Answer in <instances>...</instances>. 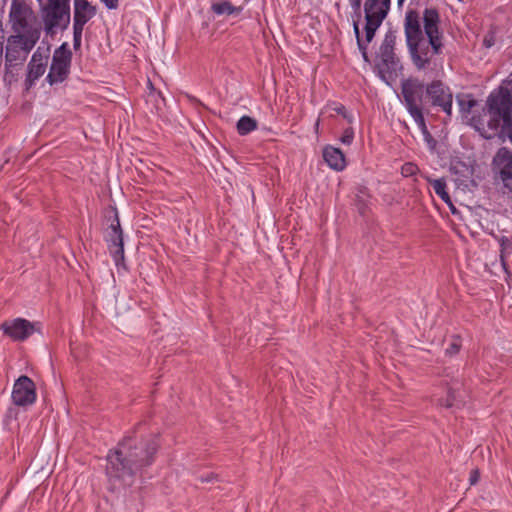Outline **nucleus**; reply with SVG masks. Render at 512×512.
Here are the masks:
<instances>
[{"instance_id": "nucleus-1", "label": "nucleus", "mask_w": 512, "mask_h": 512, "mask_svg": "<svg viewBox=\"0 0 512 512\" xmlns=\"http://www.w3.org/2000/svg\"><path fill=\"white\" fill-rule=\"evenodd\" d=\"M160 446L155 433L142 435L133 431L125 436L106 456L108 489L120 492L132 487L137 475L155 463Z\"/></svg>"}, {"instance_id": "nucleus-2", "label": "nucleus", "mask_w": 512, "mask_h": 512, "mask_svg": "<svg viewBox=\"0 0 512 512\" xmlns=\"http://www.w3.org/2000/svg\"><path fill=\"white\" fill-rule=\"evenodd\" d=\"M440 14L436 8H425L421 14L409 8L404 17V34L410 60L418 71L431 67L434 58L443 53V33L439 28Z\"/></svg>"}, {"instance_id": "nucleus-3", "label": "nucleus", "mask_w": 512, "mask_h": 512, "mask_svg": "<svg viewBox=\"0 0 512 512\" xmlns=\"http://www.w3.org/2000/svg\"><path fill=\"white\" fill-rule=\"evenodd\" d=\"M511 118V90L500 85L489 93L481 112H473L470 124L484 139L490 140L502 125L509 124Z\"/></svg>"}, {"instance_id": "nucleus-4", "label": "nucleus", "mask_w": 512, "mask_h": 512, "mask_svg": "<svg viewBox=\"0 0 512 512\" xmlns=\"http://www.w3.org/2000/svg\"><path fill=\"white\" fill-rule=\"evenodd\" d=\"M397 40V30L390 27L382 40L376 57L379 61L375 64L378 70V76L384 82L389 84L390 81L395 80L398 74L402 71L400 59L395 53V45Z\"/></svg>"}, {"instance_id": "nucleus-5", "label": "nucleus", "mask_w": 512, "mask_h": 512, "mask_svg": "<svg viewBox=\"0 0 512 512\" xmlns=\"http://www.w3.org/2000/svg\"><path fill=\"white\" fill-rule=\"evenodd\" d=\"M105 221L107 228L105 229L104 240L108 250L115 262V265L126 269L124 255L123 230L120 225L118 210L115 206H109L105 211Z\"/></svg>"}, {"instance_id": "nucleus-6", "label": "nucleus", "mask_w": 512, "mask_h": 512, "mask_svg": "<svg viewBox=\"0 0 512 512\" xmlns=\"http://www.w3.org/2000/svg\"><path fill=\"white\" fill-rule=\"evenodd\" d=\"M43 30L46 35L53 37L57 29L65 31L71 20L70 0H49L40 6Z\"/></svg>"}, {"instance_id": "nucleus-7", "label": "nucleus", "mask_w": 512, "mask_h": 512, "mask_svg": "<svg viewBox=\"0 0 512 512\" xmlns=\"http://www.w3.org/2000/svg\"><path fill=\"white\" fill-rule=\"evenodd\" d=\"M38 41L39 32L37 30L10 35L7 39L5 63L19 64L21 67Z\"/></svg>"}, {"instance_id": "nucleus-8", "label": "nucleus", "mask_w": 512, "mask_h": 512, "mask_svg": "<svg viewBox=\"0 0 512 512\" xmlns=\"http://www.w3.org/2000/svg\"><path fill=\"white\" fill-rule=\"evenodd\" d=\"M402 103L407 112H425L429 102L426 98L425 83L417 77L403 79L400 84Z\"/></svg>"}, {"instance_id": "nucleus-9", "label": "nucleus", "mask_w": 512, "mask_h": 512, "mask_svg": "<svg viewBox=\"0 0 512 512\" xmlns=\"http://www.w3.org/2000/svg\"><path fill=\"white\" fill-rule=\"evenodd\" d=\"M35 13L27 0H12L9 11V23L14 34H23L27 31L37 30L41 36V27L34 26Z\"/></svg>"}, {"instance_id": "nucleus-10", "label": "nucleus", "mask_w": 512, "mask_h": 512, "mask_svg": "<svg viewBox=\"0 0 512 512\" xmlns=\"http://www.w3.org/2000/svg\"><path fill=\"white\" fill-rule=\"evenodd\" d=\"M73 54L67 42L54 50L49 72L45 80L50 86L64 82L70 74Z\"/></svg>"}, {"instance_id": "nucleus-11", "label": "nucleus", "mask_w": 512, "mask_h": 512, "mask_svg": "<svg viewBox=\"0 0 512 512\" xmlns=\"http://www.w3.org/2000/svg\"><path fill=\"white\" fill-rule=\"evenodd\" d=\"M426 98L429 106L438 107L447 115H452L453 95L448 86L441 80L435 79L425 84Z\"/></svg>"}, {"instance_id": "nucleus-12", "label": "nucleus", "mask_w": 512, "mask_h": 512, "mask_svg": "<svg viewBox=\"0 0 512 512\" xmlns=\"http://www.w3.org/2000/svg\"><path fill=\"white\" fill-rule=\"evenodd\" d=\"M492 170L499 175L503 186L512 193V150L500 147L492 159Z\"/></svg>"}, {"instance_id": "nucleus-13", "label": "nucleus", "mask_w": 512, "mask_h": 512, "mask_svg": "<svg viewBox=\"0 0 512 512\" xmlns=\"http://www.w3.org/2000/svg\"><path fill=\"white\" fill-rule=\"evenodd\" d=\"M40 328V322H30L24 318H16L11 321H5L1 325V329L3 330L4 334L14 341H24L35 332L40 333Z\"/></svg>"}, {"instance_id": "nucleus-14", "label": "nucleus", "mask_w": 512, "mask_h": 512, "mask_svg": "<svg viewBox=\"0 0 512 512\" xmlns=\"http://www.w3.org/2000/svg\"><path fill=\"white\" fill-rule=\"evenodd\" d=\"M13 403L19 407L30 406L37 399L36 386L31 378L21 375L16 379L11 394Z\"/></svg>"}, {"instance_id": "nucleus-15", "label": "nucleus", "mask_w": 512, "mask_h": 512, "mask_svg": "<svg viewBox=\"0 0 512 512\" xmlns=\"http://www.w3.org/2000/svg\"><path fill=\"white\" fill-rule=\"evenodd\" d=\"M476 162L468 159L467 161L462 159H456L451 163L450 170L456 176V182L459 186L469 188L470 186L476 187L477 182L473 176L475 173Z\"/></svg>"}, {"instance_id": "nucleus-16", "label": "nucleus", "mask_w": 512, "mask_h": 512, "mask_svg": "<svg viewBox=\"0 0 512 512\" xmlns=\"http://www.w3.org/2000/svg\"><path fill=\"white\" fill-rule=\"evenodd\" d=\"M365 18L384 21L391 8V0H366L363 5Z\"/></svg>"}, {"instance_id": "nucleus-17", "label": "nucleus", "mask_w": 512, "mask_h": 512, "mask_svg": "<svg viewBox=\"0 0 512 512\" xmlns=\"http://www.w3.org/2000/svg\"><path fill=\"white\" fill-rule=\"evenodd\" d=\"M323 158L327 165L335 171H342L347 165L342 150L331 145H327L323 149Z\"/></svg>"}, {"instance_id": "nucleus-18", "label": "nucleus", "mask_w": 512, "mask_h": 512, "mask_svg": "<svg viewBox=\"0 0 512 512\" xmlns=\"http://www.w3.org/2000/svg\"><path fill=\"white\" fill-rule=\"evenodd\" d=\"M46 67L47 63L41 62L37 65H27V75L24 82L26 90H30L35 85V82L45 73Z\"/></svg>"}, {"instance_id": "nucleus-19", "label": "nucleus", "mask_w": 512, "mask_h": 512, "mask_svg": "<svg viewBox=\"0 0 512 512\" xmlns=\"http://www.w3.org/2000/svg\"><path fill=\"white\" fill-rule=\"evenodd\" d=\"M427 182L433 187L435 194L447 205L451 204V197L447 191L445 178L432 179L426 177Z\"/></svg>"}, {"instance_id": "nucleus-20", "label": "nucleus", "mask_w": 512, "mask_h": 512, "mask_svg": "<svg viewBox=\"0 0 512 512\" xmlns=\"http://www.w3.org/2000/svg\"><path fill=\"white\" fill-rule=\"evenodd\" d=\"M211 10L217 15H233L240 14L242 7L234 6L229 0L212 3Z\"/></svg>"}, {"instance_id": "nucleus-21", "label": "nucleus", "mask_w": 512, "mask_h": 512, "mask_svg": "<svg viewBox=\"0 0 512 512\" xmlns=\"http://www.w3.org/2000/svg\"><path fill=\"white\" fill-rule=\"evenodd\" d=\"M236 129L239 135L245 136L257 129V121L250 116L244 115L237 121Z\"/></svg>"}, {"instance_id": "nucleus-22", "label": "nucleus", "mask_w": 512, "mask_h": 512, "mask_svg": "<svg viewBox=\"0 0 512 512\" xmlns=\"http://www.w3.org/2000/svg\"><path fill=\"white\" fill-rule=\"evenodd\" d=\"M382 23H383V21H381V20L365 18V26H364L365 39H363V40L365 43H367V46L375 38L376 32L380 28Z\"/></svg>"}, {"instance_id": "nucleus-23", "label": "nucleus", "mask_w": 512, "mask_h": 512, "mask_svg": "<svg viewBox=\"0 0 512 512\" xmlns=\"http://www.w3.org/2000/svg\"><path fill=\"white\" fill-rule=\"evenodd\" d=\"M353 32L356 37L357 47H358L359 51L361 52L364 62L370 64L371 60H370V57L368 54V46H367V43L364 42V40L362 39V37L360 35L358 21H353Z\"/></svg>"}, {"instance_id": "nucleus-24", "label": "nucleus", "mask_w": 512, "mask_h": 512, "mask_svg": "<svg viewBox=\"0 0 512 512\" xmlns=\"http://www.w3.org/2000/svg\"><path fill=\"white\" fill-rule=\"evenodd\" d=\"M327 109H331L335 113H337L338 115H341L349 124H351L353 122V120H354L353 115L350 112H348L346 107L343 104H341V103H338V102H329V103H327V105L321 111V114H323L324 111L327 110Z\"/></svg>"}, {"instance_id": "nucleus-25", "label": "nucleus", "mask_w": 512, "mask_h": 512, "mask_svg": "<svg viewBox=\"0 0 512 512\" xmlns=\"http://www.w3.org/2000/svg\"><path fill=\"white\" fill-rule=\"evenodd\" d=\"M500 245V259L504 269H506V257L512 253V241L507 236L498 238Z\"/></svg>"}, {"instance_id": "nucleus-26", "label": "nucleus", "mask_w": 512, "mask_h": 512, "mask_svg": "<svg viewBox=\"0 0 512 512\" xmlns=\"http://www.w3.org/2000/svg\"><path fill=\"white\" fill-rule=\"evenodd\" d=\"M96 15V12H90L87 11H77L73 13V25L83 27L85 24L91 20Z\"/></svg>"}, {"instance_id": "nucleus-27", "label": "nucleus", "mask_w": 512, "mask_h": 512, "mask_svg": "<svg viewBox=\"0 0 512 512\" xmlns=\"http://www.w3.org/2000/svg\"><path fill=\"white\" fill-rule=\"evenodd\" d=\"M461 346V337L459 335H453L451 338V342L445 349V355L449 357L457 355L460 352Z\"/></svg>"}, {"instance_id": "nucleus-28", "label": "nucleus", "mask_w": 512, "mask_h": 512, "mask_svg": "<svg viewBox=\"0 0 512 512\" xmlns=\"http://www.w3.org/2000/svg\"><path fill=\"white\" fill-rule=\"evenodd\" d=\"M497 32H498L497 26L490 27L488 32L483 37V41H482L483 47L489 49L495 45Z\"/></svg>"}, {"instance_id": "nucleus-29", "label": "nucleus", "mask_w": 512, "mask_h": 512, "mask_svg": "<svg viewBox=\"0 0 512 512\" xmlns=\"http://www.w3.org/2000/svg\"><path fill=\"white\" fill-rule=\"evenodd\" d=\"M439 403L445 408L460 407V402L456 399L455 391L451 388L448 390L446 398L440 399Z\"/></svg>"}, {"instance_id": "nucleus-30", "label": "nucleus", "mask_w": 512, "mask_h": 512, "mask_svg": "<svg viewBox=\"0 0 512 512\" xmlns=\"http://www.w3.org/2000/svg\"><path fill=\"white\" fill-rule=\"evenodd\" d=\"M457 102L460 108V112L463 114H468L472 111V109L477 105V101L473 98L470 99H464V98H457Z\"/></svg>"}, {"instance_id": "nucleus-31", "label": "nucleus", "mask_w": 512, "mask_h": 512, "mask_svg": "<svg viewBox=\"0 0 512 512\" xmlns=\"http://www.w3.org/2000/svg\"><path fill=\"white\" fill-rule=\"evenodd\" d=\"M408 113L413 118L415 123L418 125V127L423 135L426 134L427 132H429L427 125H426L425 117H424L425 112L422 111V112H408Z\"/></svg>"}, {"instance_id": "nucleus-32", "label": "nucleus", "mask_w": 512, "mask_h": 512, "mask_svg": "<svg viewBox=\"0 0 512 512\" xmlns=\"http://www.w3.org/2000/svg\"><path fill=\"white\" fill-rule=\"evenodd\" d=\"M19 66V64H8L5 63V74H4V82L11 84L12 82L17 81V72L14 69Z\"/></svg>"}, {"instance_id": "nucleus-33", "label": "nucleus", "mask_w": 512, "mask_h": 512, "mask_svg": "<svg viewBox=\"0 0 512 512\" xmlns=\"http://www.w3.org/2000/svg\"><path fill=\"white\" fill-rule=\"evenodd\" d=\"M74 11H87L88 13H97L96 7L91 5L88 0H74Z\"/></svg>"}, {"instance_id": "nucleus-34", "label": "nucleus", "mask_w": 512, "mask_h": 512, "mask_svg": "<svg viewBox=\"0 0 512 512\" xmlns=\"http://www.w3.org/2000/svg\"><path fill=\"white\" fill-rule=\"evenodd\" d=\"M84 28L73 25V48L75 51L80 50L82 42V33Z\"/></svg>"}, {"instance_id": "nucleus-35", "label": "nucleus", "mask_w": 512, "mask_h": 512, "mask_svg": "<svg viewBox=\"0 0 512 512\" xmlns=\"http://www.w3.org/2000/svg\"><path fill=\"white\" fill-rule=\"evenodd\" d=\"M418 171H419L418 166L412 162H406L401 167V174L404 177H411V176L417 174Z\"/></svg>"}, {"instance_id": "nucleus-36", "label": "nucleus", "mask_w": 512, "mask_h": 512, "mask_svg": "<svg viewBox=\"0 0 512 512\" xmlns=\"http://www.w3.org/2000/svg\"><path fill=\"white\" fill-rule=\"evenodd\" d=\"M496 135L500 137H507L512 143V118L509 120L508 125L504 124L499 128Z\"/></svg>"}, {"instance_id": "nucleus-37", "label": "nucleus", "mask_w": 512, "mask_h": 512, "mask_svg": "<svg viewBox=\"0 0 512 512\" xmlns=\"http://www.w3.org/2000/svg\"><path fill=\"white\" fill-rule=\"evenodd\" d=\"M48 55H43L38 48L32 55L31 60L28 64L37 65L41 63H47Z\"/></svg>"}, {"instance_id": "nucleus-38", "label": "nucleus", "mask_w": 512, "mask_h": 512, "mask_svg": "<svg viewBox=\"0 0 512 512\" xmlns=\"http://www.w3.org/2000/svg\"><path fill=\"white\" fill-rule=\"evenodd\" d=\"M355 206H356L358 212L361 215H364L365 212H366V209L368 207L367 200L364 197H362L359 194H357L356 195V199H355Z\"/></svg>"}, {"instance_id": "nucleus-39", "label": "nucleus", "mask_w": 512, "mask_h": 512, "mask_svg": "<svg viewBox=\"0 0 512 512\" xmlns=\"http://www.w3.org/2000/svg\"><path fill=\"white\" fill-rule=\"evenodd\" d=\"M354 139V131L353 128H346L340 138V141L345 145H350Z\"/></svg>"}, {"instance_id": "nucleus-40", "label": "nucleus", "mask_w": 512, "mask_h": 512, "mask_svg": "<svg viewBox=\"0 0 512 512\" xmlns=\"http://www.w3.org/2000/svg\"><path fill=\"white\" fill-rule=\"evenodd\" d=\"M350 3V6L353 10V12L356 14L357 18H360L361 17V5H362V0H351L349 1ZM356 21L359 22V19H357Z\"/></svg>"}, {"instance_id": "nucleus-41", "label": "nucleus", "mask_w": 512, "mask_h": 512, "mask_svg": "<svg viewBox=\"0 0 512 512\" xmlns=\"http://www.w3.org/2000/svg\"><path fill=\"white\" fill-rule=\"evenodd\" d=\"M423 137H424V140L427 143V146L429 147V149L430 150H435L436 145H437V141L432 136V134L430 132H427L426 134L423 135Z\"/></svg>"}, {"instance_id": "nucleus-42", "label": "nucleus", "mask_w": 512, "mask_h": 512, "mask_svg": "<svg viewBox=\"0 0 512 512\" xmlns=\"http://www.w3.org/2000/svg\"><path fill=\"white\" fill-rule=\"evenodd\" d=\"M480 480V471L478 468H475V469H472L470 471V475H469V483L470 485H475L479 482Z\"/></svg>"}, {"instance_id": "nucleus-43", "label": "nucleus", "mask_w": 512, "mask_h": 512, "mask_svg": "<svg viewBox=\"0 0 512 512\" xmlns=\"http://www.w3.org/2000/svg\"><path fill=\"white\" fill-rule=\"evenodd\" d=\"M101 1L110 10L117 9L119 6V0H101Z\"/></svg>"}, {"instance_id": "nucleus-44", "label": "nucleus", "mask_w": 512, "mask_h": 512, "mask_svg": "<svg viewBox=\"0 0 512 512\" xmlns=\"http://www.w3.org/2000/svg\"><path fill=\"white\" fill-rule=\"evenodd\" d=\"M357 194H359L360 196L364 197H370V194H369V191H368V188L364 185H360L358 188H357Z\"/></svg>"}, {"instance_id": "nucleus-45", "label": "nucleus", "mask_w": 512, "mask_h": 512, "mask_svg": "<svg viewBox=\"0 0 512 512\" xmlns=\"http://www.w3.org/2000/svg\"><path fill=\"white\" fill-rule=\"evenodd\" d=\"M4 40H5V33H4V29H3V23L0 20V44H4Z\"/></svg>"}, {"instance_id": "nucleus-46", "label": "nucleus", "mask_w": 512, "mask_h": 512, "mask_svg": "<svg viewBox=\"0 0 512 512\" xmlns=\"http://www.w3.org/2000/svg\"><path fill=\"white\" fill-rule=\"evenodd\" d=\"M200 479H201V482H211L214 479V474L210 473L205 477L202 476Z\"/></svg>"}, {"instance_id": "nucleus-47", "label": "nucleus", "mask_w": 512, "mask_h": 512, "mask_svg": "<svg viewBox=\"0 0 512 512\" xmlns=\"http://www.w3.org/2000/svg\"><path fill=\"white\" fill-rule=\"evenodd\" d=\"M448 207L450 208V211H451V213H452V214H454V215H455V214H458V210H457V208L454 206V204H453V202H452V201H451V204H450V205H448Z\"/></svg>"}, {"instance_id": "nucleus-48", "label": "nucleus", "mask_w": 512, "mask_h": 512, "mask_svg": "<svg viewBox=\"0 0 512 512\" xmlns=\"http://www.w3.org/2000/svg\"><path fill=\"white\" fill-rule=\"evenodd\" d=\"M147 87L149 88V90H150L151 92H154V91H155V88H154V86H153L152 82H151L149 79H148V82H147Z\"/></svg>"}, {"instance_id": "nucleus-49", "label": "nucleus", "mask_w": 512, "mask_h": 512, "mask_svg": "<svg viewBox=\"0 0 512 512\" xmlns=\"http://www.w3.org/2000/svg\"><path fill=\"white\" fill-rule=\"evenodd\" d=\"M40 6L44 5L46 2H49V0H37Z\"/></svg>"}, {"instance_id": "nucleus-50", "label": "nucleus", "mask_w": 512, "mask_h": 512, "mask_svg": "<svg viewBox=\"0 0 512 512\" xmlns=\"http://www.w3.org/2000/svg\"><path fill=\"white\" fill-rule=\"evenodd\" d=\"M405 0H397V4L401 7L404 4Z\"/></svg>"}, {"instance_id": "nucleus-51", "label": "nucleus", "mask_w": 512, "mask_h": 512, "mask_svg": "<svg viewBox=\"0 0 512 512\" xmlns=\"http://www.w3.org/2000/svg\"><path fill=\"white\" fill-rule=\"evenodd\" d=\"M3 45L4 44H0V57H3Z\"/></svg>"}, {"instance_id": "nucleus-52", "label": "nucleus", "mask_w": 512, "mask_h": 512, "mask_svg": "<svg viewBox=\"0 0 512 512\" xmlns=\"http://www.w3.org/2000/svg\"><path fill=\"white\" fill-rule=\"evenodd\" d=\"M319 122H320V121H319V119H318V120L316 121V123H315V130H316V132L318 131V128H319Z\"/></svg>"}, {"instance_id": "nucleus-53", "label": "nucleus", "mask_w": 512, "mask_h": 512, "mask_svg": "<svg viewBox=\"0 0 512 512\" xmlns=\"http://www.w3.org/2000/svg\"><path fill=\"white\" fill-rule=\"evenodd\" d=\"M191 100H193V101H195V102H197V103L201 104L200 100H197L196 98H191Z\"/></svg>"}, {"instance_id": "nucleus-54", "label": "nucleus", "mask_w": 512, "mask_h": 512, "mask_svg": "<svg viewBox=\"0 0 512 512\" xmlns=\"http://www.w3.org/2000/svg\"><path fill=\"white\" fill-rule=\"evenodd\" d=\"M2 3L5 5L7 3L8 0H1Z\"/></svg>"}]
</instances>
